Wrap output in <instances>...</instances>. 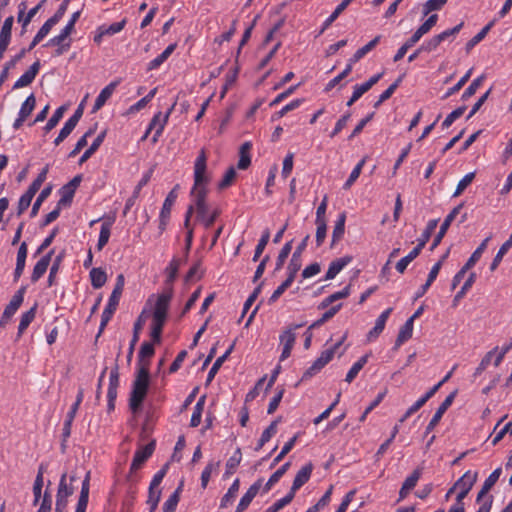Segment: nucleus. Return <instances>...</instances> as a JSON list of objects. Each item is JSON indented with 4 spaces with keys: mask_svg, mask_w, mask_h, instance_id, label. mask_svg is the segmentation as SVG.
Here are the masks:
<instances>
[{
    "mask_svg": "<svg viewBox=\"0 0 512 512\" xmlns=\"http://www.w3.org/2000/svg\"><path fill=\"white\" fill-rule=\"evenodd\" d=\"M26 287H21L12 297L9 304L4 309V318L11 319V317L16 313L24 300V293Z\"/></svg>",
    "mask_w": 512,
    "mask_h": 512,
    "instance_id": "obj_18",
    "label": "nucleus"
},
{
    "mask_svg": "<svg viewBox=\"0 0 512 512\" xmlns=\"http://www.w3.org/2000/svg\"><path fill=\"white\" fill-rule=\"evenodd\" d=\"M236 175L237 173L235 168L230 167L223 176V179L219 182L218 188L221 190L228 188L230 185H232L233 181L236 178Z\"/></svg>",
    "mask_w": 512,
    "mask_h": 512,
    "instance_id": "obj_64",
    "label": "nucleus"
},
{
    "mask_svg": "<svg viewBox=\"0 0 512 512\" xmlns=\"http://www.w3.org/2000/svg\"><path fill=\"white\" fill-rule=\"evenodd\" d=\"M89 488H90V471L85 475L82 482V487L79 495V499L76 505L75 512H86L88 500H89Z\"/></svg>",
    "mask_w": 512,
    "mask_h": 512,
    "instance_id": "obj_22",
    "label": "nucleus"
},
{
    "mask_svg": "<svg viewBox=\"0 0 512 512\" xmlns=\"http://www.w3.org/2000/svg\"><path fill=\"white\" fill-rule=\"evenodd\" d=\"M26 54V49H21V51L15 55L10 61H8L5 65H4V68L0 74V87L2 86V84L5 82V80L7 79L8 77V74H9V70L14 68L16 63L21 60L24 55Z\"/></svg>",
    "mask_w": 512,
    "mask_h": 512,
    "instance_id": "obj_43",
    "label": "nucleus"
},
{
    "mask_svg": "<svg viewBox=\"0 0 512 512\" xmlns=\"http://www.w3.org/2000/svg\"><path fill=\"white\" fill-rule=\"evenodd\" d=\"M80 17V11L74 12L66 24V26L61 30L60 34L51 38L49 40V44H58L62 40H68L69 36L75 29V23L78 21Z\"/></svg>",
    "mask_w": 512,
    "mask_h": 512,
    "instance_id": "obj_20",
    "label": "nucleus"
},
{
    "mask_svg": "<svg viewBox=\"0 0 512 512\" xmlns=\"http://www.w3.org/2000/svg\"><path fill=\"white\" fill-rule=\"evenodd\" d=\"M381 35H377L375 38H373L370 42H368L366 45L358 49L353 56L349 59V62L351 64H355L360 59H362L367 53H369L371 50H373L376 45L380 42Z\"/></svg>",
    "mask_w": 512,
    "mask_h": 512,
    "instance_id": "obj_31",
    "label": "nucleus"
},
{
    "mask_svg": "<svg viewBox=\"0 0 512 512\" xmlns=\"http://www.w3.org/2000/svg\"><path fill=\"white\" fill-rule=\"evenodd\" d=\"M491 236L485 238L482 243L476 248V250L472 253L470 258L465 263L466 269H471L477 261L481 258L483 252L485 251L488 242L490 241Z\"/></svg>",
    "mask_w": 512,
    "mask_h": 512,
    "instance_id": "obj_42",
    "label": "nucleus"
},
{
    "mask_svg": "<svg viewBox=\"0 0 512 512\" xmlns=\"http://www.w3.org/2000/svg\"><path fill=\"white\" fill-rule=\"evenodd\" d=\"M421 250L418 247H414L408 255L400 259L396 264V270L403 274L407 266L420 254Z\"/></svg>",
    "mask_w": 512,
    "mask_h": 512,
    "instance_id": "obj_47",
    "label": "nucleus"
},
{
    "mask_svg": "<svg viewBox=\"0 0 512 512\" xmlns=\"http://www.w3.org/2000/svg\"><path fill=\"white\" fill-rule=\"evenodd\" d=\"M240 482L239 479L234 480L227 493L222 497L220 507L226 508L236 497L239 490Z\"/></svg>",
    "mask_w": 512,
    "mask_h": 512,
    "instance_id": "obj_48",
    "label": "nucleus"
},
{
    "mask_svg": "<svg viewBox=\"0 0 512 512\" xmlns=\"http://www.w3.org/2000/svg\"><path fill=\"white\" fill-rule=\"evenodd\" d=\"M205 400H206V395H202L198 399V401L194 407L192 416H191V420H190L191 427H197L201 423V417H202V413H203L204 406H205Z\"/></svg>",
    "mask_w": 512,
    "mask_h": 512,
    "instance_id": "obj_40",
    "label": "nucleus"
},
{
    "mask_svg": "<svg viewBox=\"0 0 512 512\" xmlns=\"http://www.w3.org/2000/svg\"><path fill=\"white\" fill-rule=\"evenodd\" d=\"M54 254V249L50 250L46 255H44L34 266L31 281L33 283L37 282L47 271V268L51 262V257Z\"/></svg>",
    "mask_w": 512,
    "mask_h": 512,
    "instance_id": "obj_17",
    "label": "nucleus"
},
{
    "mask_svg": "<svg viewBox=\"0 0 512 512\" xmlns=\"http://www.w3.org/2000/svg\"><path fill=\"white\" fill-rule=\"evenodd\" d=\"M303 324H297L294 326L288 327L286 330L283 331V333L280 335V342L283 344V347L293 348L296 335L294 333V330L302 327Z\"/></svg>",
    "mask_w": 512,
    "mask_h": 512,
    "instance_id": "obj_34",
    "label": "nucleus"
},
{
    "mask_svg": "<svg viewBox=\"0 0 512 512\" xmlns=\"http://www.w3.org/2000/svg\"><path fill=\"white\" fill-rule=\"evenodd\" d=\"M262 479H258L254 484L250 486L247 492L242 496L235 512H243L248 508L254 497L259 492L262 486Z\"/></svg>",
    "mask_w": 512,
    "mask_h": 512,
    "instance_id": "obj_15",
    "label": "nucleus"
},
{
    "mask_svg": "<svg viewBox=\"0 0 512 512\" xmlns=\"http://www.w3.org/2000/svg\"><path fill=\"white\" fill-rule=\"evenodd\" d=\"M475 178V173L471 172L466 174L457 184L456 190L453 193V197L460 196L463 191L472 183Z\"/></svg>",
    "mask_w": 512,
    "mask_h": 512,
    "instance_id": "obj_60",
    "label": "nucleus"
},
{
    "mask_svg": "<svg viewBox=\"0 0 512 512\" xmlns=\"http://www.w3.org/2000/svg\"><path fill=\"white\" fill-rule=\"evenodd\" d=\"M512 247V232L510 237L502 244L500 249L498 250L496 256L494 257L491 265L490 270L494 271L499 266L500 262L502 261L504 255L508 252V250Z\"/></svg>",
    "mask_w": 512,
    "mask_h": 512,
    "instance_id": "obj_38",
    "label": "nucleus"
},
{
    "mask_svg": "<svg viewBox=\"0 0 512 512\" xmlns=\"http://www.w3.org/2000/svg\"><path fill=\"white\" fill-rule=\"evenodd\" d=\"M36 309L37 304H35L32 308H30L21 316L20 323L18 326V336H21L22 333L28 328L30 323L34 320L36 315Z\"/></svg>",
    "mask_w": 512,
    "mask_h": 512,
    "instance_id": "obj_41",
    "label": "nucleus"
},
{
    "mask_svg": "<svg viewBox=\"0 0 512 512\" xmlns=\"http://www.w3.org/2000/svg\"><path fill=\"white\" fill-rule=\"evenodd\" d=\"M298 438V434L294 435L288 442L285 443L280 453L274 458L271 468L278 464L294 447Z\"/></svg>",
    "mask_w": 512,
    "mask_h": 512,
    "instance_id": "obj_52",
    "label": "nucleus"
},
{
    "mask_svg": "<svg viewBox=\"0 0 512 512\" xmlns=\"http://www.w3.org/2000/svg\"><path fill=\"white\" fill-rule=\"evenodd\" d=\"M289 467L290 462H286L278 470H276L264 485V492H268L272 488V486L276 484L281 479V477L287 472Z\"/></svg>",
    "mask_w": 512,
    "mask_h": 512,
    "instance_id": "obj_46",
    "label": "nucleus"
},
{
    "mask_svg": "<svg viewBox=\"0 0 512 512\" xmlns=\"http://www.w3.org/2000/svg\"><path fill=\"white\" fill-rule=\"evenodd\" d=\"M81 180L82 176L76 175L72 180H70L66 185H64L61 188V198L58 201L59 206H68L71 204L75 194V190L80 185Z\"/></svg>",
    "mask_w": 512,
    "mask_h": 512,
    "instance_id": "obj_10",
    "label": "nucleus"
},
{
    "mask_svg": "<svg viewBox=\"0 0 512 512\" xmlns=\"http://www.w3.org/2000/svg\"><path fill=\"white\" fill-rule=\"evenodd\" d=\"M242 454L240 448H237L235 453L227 460L226 463V474H232L240 464Z\"/></svg>",
    "mask_w": 512,
    "mask_h": 512,
    "instance_id": "obj_61",
    "label": "nucleus"
},
{
    "mask_svg": "<svg viewBox=\"0 0 512 512\" xmlns=\"http://www.w3.org/2000/svg\"><path fill=\"white\" fill-rule=\"evenodd\" d=\"M476 280V274L474 272H472L468 278L466 279L465 283L463 284V286L461 287L460 291L457 292V294L455 295L454 299H453V304L456 305L457 302L462 299L465 294L467 293V291L472 287V285L474 284Z\"/></svg>",
    "mask_w": 512,
    "mask_h": 512,
    "instance_id": "obj_55",
    "label": "nucleus"
},
{
    "mask_svg": "<svg viewBox=\"0 0 512 512\" xmlns=\"http://www.w3.org/2000/svg\"><path fill=\"white\" fill-rule=\"evenodd\" d=\"M91 285L95 289H99L106 283V272L101 268H92L90 271Z\"/></svg>",
    "mask_w": 512,
    "mask_h": 512,
    "instance_id": "obj_37",
    "label": "nucleus"
},
{
    "mask_svg": "<svg viewBox=\"0 0 512 512\" xmlns=\"http://www.w3.org/2000/svg\"><path fill=\"white\" fill-rule=\"evenodd\" d=\"M494 23H495L494 20L490 21L473 38H471L466 43L465 50L467 53H469L474 48V46H476L479 42H481L486 37V35L490 31V29L493 27Z\"/></svg>",
    "mask_w": 512,
    "mask_h": 512,
    "instance_id": "obj_33",
    "label": "nucleus"
},
{
    "mask_svg": "<svg viewBox=\"0 0 512 512\" xmlns=\"http://www.w3.org/2000/svg\"><path fill=\"white\" fill-rule=\"evenodd\" d=\"M484 80H485V75H480L479 77L474 79L471 82V84L463 92L462 100L466 101L470 97H472L476 93V91L479 89V87L482 85Z\"/></svg>",
    "mask_w": 512,
    "mask_h": 512,
    "instance_id": "obj_51",
    "label": "nucleus"
},
{
    "mask_svg": "<svg viewBox=\"0 0 512 512\" xmlns=\"http://www.w3.org/2000/svg\"><path fill=\"white\" fill-rule=\"evenodd\" d=\"M36 105V98L34 94L29 95L26 100L23 102L19 115L22 116V118H27L32 111L34 110Z\"/></svg>",
    "mask_w": 512,
    "mask_h": 512,
    "instance_id": "obj_56",
    "label": "nucleus"
},
{
    "mask_svg": "<svg viewBox=\"0 0 512 512\" xmlns=\"http://www.w3.org/2000/svg\"><path fill=\"white\" fill-rule=\"evenodd\" d=\"M173 296V290L164 292L157 297L153 313L150 336L154 344L161 343L163 327L167 320L169 304Z\"/></svg>",
    "mask_w": 512,
    "mask_h": 512,
    "instance_id": "obj_3",
    "label": "nucleus"
},
{
    "mask_svg": "<svg viewBox=\"0 0 512 512\" xmlns=\"http://www.w3.org/2000/svg\"><path fill=\"white\" fill-rule=\"evenodd\" d=\"M179 185H176L167 195L164 203H163V206H162V209H161V212H160V219H159V230H160V233H163V231L166 229V226L168 224V221L170 219V214H171V209H172V206L173 204L175 203L176 199H177V189H178Z\"/></svg>",
    "mask_w": 512,
    "mask_h": 512,
    "instance_id": "obj_6",
    "label": "nucleus"
},
{
    "mask_svg": "<svg viewBox=\"0 0 512 512\" xmlns=\"http://www.w3.org/2000/svg\"><path fill=\"white\" fill-rule=\"evenodd\" d=\"M106 136V131H102L93 141V143L90 145V147L83 153V155L80 157L79 163L83 164L86 162L100 147V145L103 143Z\"/></svg>",
    "mask_w": 512,
    "mask_h": 512,
    "instance_id": "obj_35",
    "label": "nucleus"
},
{
    "mask_svg": "<svg viewBox=\"0 0 512 512\" xmlns=\"http://www.w3.org/2000/svg\"><path fill=\"white\" fill-rule=\"evenodd\" d=\"M269 239H270V231L269 229H265L256 248H255V252H254V256H253V261H257L261 254L263 253L265 247L267 246L268 242H269Z\"/></svg>",
    "mask_w": 512,
    "mask_h": 512,
    "instance_id": "obj_54",
    "label": "nucleus"
},
{
    "mask_svg": "<svg viewBox=\"0 0 512 512\" xmlns=\"http://www.w3.org/2000/svg\"><path fill=\"white\" fill-rule=\"evenodd\" d=\"M182 260L179 258H173L167 268L165 269V272L167 274L166 278V285L169 286L168 289L165 292H168L170 289L172 290V284L175 281L179 268L181 266Z\"/></svg>",
    "mask_w": 512,
    "mask_h": 512,
    "instance_id": "obj_25",
    "label": "nucleus"
},
{
    "mask_svg": "<svg viewBox=\"0 0 512 512\" xmlns=\"http://www.w3.org/2000/svg\"><path fill=\"white\" fill-rule=\"evenodd\" d=\"M368 358H369V355L366 354V355L360 357L359 360L353 364V366L350 368V370L348 371V373L346 375V378H345L346 382L351 383L356 378V376L358 375L360 370L368 362Z\"/></svg>",
    "mask_w": 512,
    "mask_h": 512,
    "instance_id": "obj_45",
    "label": "nucleus"
},
{
    "mask_svg": "<svg viewBox=\"0 0 512 512\" xmlns=\"http://www.w3.org/2000/svg\"><path fill=\"white\" fill-rule=\"evenodd\" d=\"M391 312L392 308H388L385 311H383L381 315L377 318L375 326L368 333L369 340L377 338L382 333V331L385 328L386 321Z\"/></svg>",
    "mask_w": 512,
    "mask_h": 512,
    "instance_id": "obj_24",
    "label": "nucleus"
},
{
    "mask_svg": "<svg viewBox=\"0 0 512 512\" xmlns=\"http://www.w3.org/2000/svg\"><path fill=\"white\" fill-rule=\"evenodd\" d=\"M155 449V441H151L147 445L137 449L135 451L131 467H130V474L137 471L142 467V465L148 460L149 457L153 454Z\"/></svg>",
    "mask_w": 512,
    "mask_h": 512,
    "instance_id": "obj_8",
    "label": "nucleus"
},
{
    "mask_svg": "<svg viewBox=\"0 0 512 512\" xmlns=\"http://www.w3.org/2000/svg\"><path fill=\"white\" fill-rule=\"evenodd\" d=\"M352 261V256H344L332 261L329 265V268L325 275V280H332L336 277V275L350 262Z\"/></svg>",
    "mask_w": 512,
    "mask_h": 512,
    "instance_id": "obj_23",
    "label": "nucleus"
},
{
    "mask_svg": "<svg viewBox=\"0 0 512 512\" xmlns=\"http://www.w3.org/2000/svg\"><path fill=\"white\" fill-rule=\"evenodd\" d=\"M437 224H438V219H433V220H430L428 223H427V226L426 228L424 229L421 237L418 239V244L416 247H418L420 250H422L424 248V246L426 245V243L429 241L431 235L433 234V232L435 231L436 227H437Z\"/></svg>",
    "mask_w": 512,
    "mask_h": 512,
    "instance_id": "obj_39",
    "label": "nucleus"
},
{
    "mask_svg": "<svg viewBox=\"0 0 512 512\" xmlns=\"http://www.w3.org/2000/svg\"><path fill=\"white\" fill-rule=\"evenodd\" d=\"M74 486L68 482V476L66 473L62 474L58 486L57 496L68 498L74 493Z\"/></svg>",
    "mask_w": 512,
    "mask_h": 512,
    "instance_id": "obj_44",
    "label": "nucleus"
},
{
    "mask_svg": "<svg viewBox=\"0 0 512 512\" xmlns=\"http://www.w3.org/2000/svg\"><path fill=\"white\" fill-rule=\"evenodd\" d=\"M120 298H121L120 295H117L115 293H111V295L109 297L108 304L105 307V309H104V311L102 313V316H101V323H100V327H99V332H98L97 338L100 336V334L103 332V330L105 329L106 325L108 324V322L112 318L114 312L117 309V306L119 304Z\"/></svg>",
    "mask_w": 512,
    "mask_h": 512,
    "instance_id": "obj_11",
    "label": "nucleus"
},
{
    "mask_svg": "<svg viewBox=\"0 0 512 512\" xmlns=\"http://www.w3.org/2000/svg\"><path fill=\"white\" fill-rule=\"evenodd\" d=\"M40 67V61L36 60L29 67V69L15 82L13 88L18 89L30 85L38 74Z\"/></svg>",
    "mask_w": 512,
    "mask_h": 512,
    "instance_id": "obj_16",
    "label": "nucleus"
},
{
    "mask_svg": "<svg viewBox=\"0 0 512 512\" xmlns=\"http://www.w3.org/2000/svg\"><path fill=\"white\" fill-rule=\"evenodd\" d=\"M43 2H44V0L41 3H39L37 6L32 8L27 13V15H25V9H26L25 3L22 2L20 4V6H19L20 9H19V13H18V22L22 23L23 31L26 29L27 25L31 22L32 18L36 15V13L40 9Z\"/></svg>",
    "mask_w": 512,
    "mask_h": 512,
    "instance_id": "obj_30",
    "label": "nucleus"
},
{
    "mask_svg": "<svg viewBox=\"0 0 512 512\" xmlns=\"http://www.w3.org/2000/svg\"><path fill=\"white\" fill-rule=\"evenodd\" d=\"M464 203H460L456 207L452 209V211L446 216L443 223L440 226V230L435 236L432 245L431 250H434L442 241L443 237L445 236L447 230L449 229L451 223L454 221V219L457 217V215L460 213L461 209L463 208Z\"/></svg>",
    "mask_w": 512,
    "mask_h": 512,
    "instance_id": "obj_9",
    "label": "nucleus"
},
{
    "mask_svg": "<svg viewBox=\"0 0 512 512\" xmlns=\"http://www.w3.org/2000/svg\"><path fill=\"white\" fill-rule=\"evenodd\" d=\"M176 105V102L172 104V106L168 109L167 113L164 115L163 119L161 120V112L157 113L153 119L151 120V123L149 124L148 130L144 136V138L147 136V134L156 126L158 125V128L156 129L153 141H157V137L162 133L164 126L169 118L170 113L174 109Z\"/></svg>",
    "mask_w": 512,
    "mask_h": 512,
    "instance_id": "obj_21",
    "label": "nucleus"
},
{
    "mask_svg": "<svg viewBox=\"0 0 512 512\" xmlns=\"http://www.w3.org/2000/svg\"><path fill=\"white\" fill-rule=\"evenodd\" d=\"M51 191H52V187L48 186V187H45L40 192V194L38 195L36 201L34 202V204L32 206V210H31V213H30L31 217H35L38 214L40 206L46 200V198L50 195Z\"/></svg>",
    "mask_w": 512,
    "mask_h": 512,
    "instance_id": "obj_53",
    "label": "nucleus"
},
{
    "mask_svg": "<svg viewBox=\"0 0 512 512\" xmlns=\"http://www.w3.org/2000/svg\"><path fill=\"white\" fill-rule=\"evenodd\" d=\"M412 333L413 322L412 319H408L405 322V324L400 328L393 349L397 350L405 341L409 340L412 337Z\"/></svg>",
    "mask_w": 512,
    "mask_h": 512,
    "instance_id": "obj_28",
    "label": "nucleus"
},
{
    "mask_svg": "<svg viewBox=\"0 0 512 512\" xmlns=\"http://www.w3.org/2000/svg\"><path fill=\"white\" fill-rule=\"evenodd\" d=\"M345 221L346 214L343 212L338 216V219L335 222L332 232L331 247H333L338 241L342 239L345 232Z\"/></svg>",
    "mask_w": 512,
    "mask_h": 512,
    "instance_id": "obj_32",
    "label": "nucleus"
},
{
    "mask_svg": "<svg viewBox=\"0 0 512 512\" xmlns=\"http://www.w3.org/2000/svg\"><path fill=\"white\" fill-rule=\"evenodd\" d=\"M334 357L333 350H324L313 364L303 373L302 381L307 380L322 370Z\"/></svg>",
    "mask_w": 512,
    "mask_h": 512,
    "instance_id": "obj_7",
    "label": "nucleus"
},
{
    "mask_svg": "<svg viewBox=\"0 0 512 512\" xmlns=\"http://www.w3.org/2000/svg\"><path fill=\"white\" fill-rule=\"evenodd\" d=\"M65 110H66V107L61 106L54 112V114L51 116V118L48 120V122L45 125V128H44L45 131L48 132V131L52 130L54 127H56V125L59 123V121L63 117Z\"/></svg>",
    "mask_w": 512,
    "mask_h": 512,
    "instance_id": "obj_63",
    "label": "nucleus"
},
{
    "mask_svg": "<svg viewBox=\"0 0 512 512\" xmlns=\"http://www.w3.org/2000/svg\"><path fill=\"white\" fill-rule=\"evenodd\" d=\"M207 168V155L205 149H201L197 156L194 164V186L191 194L195 197L194 210L197 212V219L204 218L207 214L208 206L206 204L207 189L205 184L208 183L209 179L205 175Z\"/></svg>",
    "mask_w": 512,
    "mask_h": 512,
    "instance_id": "obj_2",
    "label": "nucleus"
},
{
    "mask_svg": "<svg viewBox=\"0 0 512 512\" xmlns=\"http://www.w3.org/2000/svg\"><path fill=\"white\" fill-rule=\"evenodd\" d=\"M313 468V464L309 462L297 472L292 487L288 493L292 496V498H294L296 491L300 489L306 482H308L311 477Z\"/></svg>",
    "mask_w": 512,
    "mask_h": 512,
    "instance_id": "obj_13",
    "label": "nucleus"
},
{
    "mask_svg": "<svg viewBox=\"0 0 512 512\" xmlns=\"http://www.w3.org/2000/svg\"><path fill=\"white\" fill-rule=\"evenodd\" d=\"M472 70H473L472 68H471V69H469V70L465 73V75H463V76L460 78V80H459V81H457V83H456L453 87L449 88V89H448V91L445 93V95H444V97H443V98H444V99H446V98H448V97L452 96L453 94L457 93L459 90H461V89H462V87H463V86L468 82V80L470 79L471 74H472Z\"/></svg>",
    "mask_w": 512,
    "mask_h": 512,
    "instance_id": "obj_57",
    "label": "nucleus"
},
{
    "mask_svg": "<svg viewBox=\"0 0 512 512\" xmlns=\"http://www.w3.org/2000/svg\"><path fill=\"white\" fill-rule=\"evenodd\" d=\"M353 64L348 62L345 69L336 77H334L332 80L328 82V84L325 87V91H330L333 89L336 85H338L344 78H346L352 71Z\"/></svg>",
    "mask_w": 512,
    "mask_h": 512,
    "instance_id": "obj_58",
    "label": "nucleus"
},
{
    "mask_svg": "<svg viewBox=\"0 0 512 512\" xmlns=\"http://www.w3.org/2000/svg\"><path fill=\"white\" fill-rule=\"evenodd\" d=\"M27 257V244L26 242H22L17 253V260H16V268L14 271V280L17 281L25 268V261Z\"/></svg>",
    "mask_w": 512,
    "mask_h": 512,
    "instance_id": "obj_26",
    "label": "nucleus"
},
{
    "mask_svg": "<svg viewBox=\"0 0 512 512\" xmlns=\"http://www.w3.org/2000/svg\"><path fill=\"white\" fill-rule=\"evenodd\" d=\"M13 23H14L13 16H9L5 19L4 24L0 31V40L1 41L10 43Z\"/></svg>",
    "mask_w": 512,
    "mask_h": 512,
    "instance_id": "obj_59",
    "label": "nucleus"
},
{
    "mask_svg": "<svg viewBox=\"0 0 512 512\" xmlns=\"http://www.w3.org/2000/svg\"><path fill=\"white\" fill-rule=\"evenodd\" d=\"M234 347H235V342H233L230 345V347L226 350V352L222 356H220L216 359V361L214 362V364L212 365V367L208 373V376L206 379V385H209L211 383V381L214 379V377L217 374V372L219 371L220 367L223 365V363L226 361V359L232 353Z\"/></svg>",
    "mask_w": 512,
    "mask_h": 512,
    "instance_id": "obj_27",
    "label": "nucleus"
},
{
    "mask_svg": "<svg viewBox=\"0 0 512 512\" xmlns=\"http://www.w3.org/2000/svg\"><path fill=\"white\" fill-rule=\"evenodd\" d=\"M477 476V472L472 473L471 471H467L466 473H464L462 477H460L454 483V488H457V490H459L456 496L457 503L464 504L463 500L468 495L473 485L475 484Z\"/></svg>",
    "mask_w": 512,
    "mask_h": 512,
    "instance_id": "obj_5",
    "label": "nucleus"
},
{
    "mask_svg": "<svg viewBox=\"0 0 512 512\" xmlns=\"http://www.w3.org/2000/svg\"><path fill=\"white\" fill-rule=\"evenodd\" d=\"M70 0H64L59 6L55 14L50 17L39 29L32 42L29 45L28 50H32L45 36L48 35L53 26H55L64 16L67 11Z\"/></svg>",
    "mask_w": 512,
    "mask_h": 512,
    "instance_id": "obj_4",
    "label": "nucleus"
},
{
    "mask_svg": "<svg viewBox=\"0 0 512 512\" xmlns=\"http://www.w3.org/2000/svg\"><path fill=\"white\" fill-rule=\"evenodd\" d=\"M183 483L170 495L163 505L164 512H174L180 499V491Z\"/></svg>",
    "mask_w": 512,
    "mask_h": 512,
    "instance_id": "obj_49",
    "label": "nucleus"
},
{
    "mask_svg": "<svg viewBox=\"0 0 512 512\" xmlns=\"http://www.w3.org/2000/svg\"><path fill=\"white\" fill-rule=\"evenodd\" d=\"M176 46V43L170 44L159 56L149 62L147 69L153 70L158 68L173 53V51L176 49Z\"/></svg>",
    "mask_w": 512,
    "mask_h": 512,
    "instance_id": "obj_36",
    "label": "nucleus"
},
{
    "mask_svg": "<svg viewBox=\"0 0 512 512\" xmlns=\"http://www.w3.org/2000/svg\"><path fill=\"white\" fill-rule=\"evenodd\" d=\"M155 354L153 343L143 342L138 354V369L129 397V408L133 413L140 410L150 385L149 359Z\"/></svg>",
    "mask_w": 512,
    "mask_h": 512,
    "instance_id": "obj_1",
    "label": "nucleus"
},
{
    "mask_svg": "<svg viewBox=\"0 0 512 512\" xmlns=\"http://www.w3.org/2000/svg\"><path fill=\"white\" fill-rule=\"evenodd\" d=\"M119 83L120 80L112 81L110 84H108L105 88L101 90V92L95 100L92 112H97L105 105L106 101L111 97Z\"/></svg>",
    "mask_w": 512,
    "mask_h": 512,
    "instance_id": "obj_19",
    "label": "nucleus"
},
{
    "mask_svg": "<svg viewBox=\"0 0 512 512\" xmlns=\"http://www.w3.org/2000/svg\"><path fill=\"white\" fill-rule=\"evenodd\" d=\"M291 250H292V241H289L286 244H284V246L282 247V249L279 252V255H278L277 261H276V268H275L276 270H280L283 267L287 257L291 253Z\"/></svg>",
    "mask_w": 512,
    "mask_h": 512,
    "instance_id": "obj_62",
    "label": "nucleus"
},
{
    "mask_svg": "<svg viewBox=\"0 0 512 512\" xmlns=\"http://www.w3.org/2000/svg\"><path fill=\"white\" fill-rule=\"evenodd\" d=\"M252 148L251 142H244L239 149V161L237 164L238 169L245 170L251 164L250 150Z\"/></svg>",
    "mask_w": 512,
    "mask_h": 512,
    "instance_id": "obj_29",
    "label": "nucleus"
},
{
    "mask_svg": "<svg viewBox=\"0 0 512 512\" xmlns=\"http://www.w3.org/2000/svg\"><path fill=\"white\" fill-rule=\"evenodd\" d=\"M457 391H453L450 393L446 399L441 403V405L438 407L437 411L433 415L432 419L428 423L426 427V434L431 432L440 422L443 414L448 410V408L452 405L454 398L456 396Z\"/></svg>",
    "mask_w": 512,
    "mask_h": 512,
    "instance_id": "obj_12",
    "label": "nucleus"
},
{
    "mask_svg": "<svg viewBox=\"0 0 512 512\" xmlns=\"http://www.w3.org/2000/svg\"><path fill=\"white\" fill-rule=\"evenodd\" d=\"M146 320H147L146 311H142L134 323L133 337L130 342V346H129V350H128V354H127V362L128 363H130L132 360L135 345L139 340L140 331L142 330L143 326L145 325Z\"/></svg>",
    "mask_w": 512,
    "mask_h": 512,
    "instance_id": "obj_14",
    "label": "nucleus"
},
{
    "mask_svg": "<svg viewBox=\"0 0 512 512\" xmlns=\"http://www.w3.org/2000/svg\"><path fill=\"white\" fill-rule=\"evenodd\" d=\"M111 222H103L100 229L97 249L100 251L108 243L111 234Z\"/></svg>",
    "mask_w": 512,
    "mask_h": 512,
    "instance_id": "obj_50",
    "label": "nucleus"
}]
</instances>
